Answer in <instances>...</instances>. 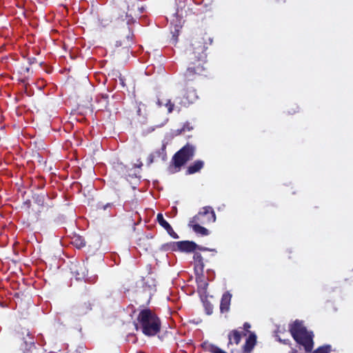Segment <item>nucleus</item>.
<instances>
[{
  "label": "nucleus",
  "instance_id": "nucleus-1",
  "mask_svg": "<svg viewBox=\"0 0 353 353\" xmlns=\"http://www.w3.org/2000/svg\"><path fill=\"white\" fill-rule=\"evenodd\" d=\"M135 327L137 330L140 327L145 335L154 336L160 330V320L151 310H143L138 315Z\"/></svg>",
  "mask_w": 353,
  "mask_h": 353
},
{
  "label": "nucleus",
  "instance_id": "nucleus-2",
  "mask_svg": "<svg viewBox=\"0 0 353 353\" xmlns=\"http://www.w3.org/2000/svg\"><path fill=\"white\" fill-rule=\"evenodd\" d=\"M290 332L294 340L305 347V350L311 351L313 347L312 335L307 332L301 323L295 321L291 326Z\"/></svg>",
  "mask_w": 353,
  "mask_h": 353
},
{
  "label": "nucleus",
  "instance_id": "nucleus-3",
  "mask_svg": "<svg viewBox=\"0 0 353 353\" xmlns=\"http://www.w3.org/2000/svg\"><path fill=\"white\" fill-rule=\"evenodd\" d=\"M194 148L190 145H186L180 150L173 158L175 168H179L191 159L194 155Z\"/></svg>",
  "mask_w": 353,
  "mask_h": 353
},
{
  "label": "nucleus",
  "instance_id": "nucleus-4",
  "mask_svg": "<svg viewBox=\"0 0 353 353\" xmlns=\"http://www.w3.org/2000/svg\"><path fill=\"white\" fill-rule=\"evenodd\" d=\"M191 220L201 224H207L215 222L216 216L213 210L210 207L206 206L203 208Z\"/></svg>",
  "mask_w": 353,
  "mask_h": 353
},
{
  "label": "nucleus",
  "instance_id": "nucleus-5",
  "mask_svg": "<svg viewBox=\"0 0 353 353\" xmlns=\"http://www.w3.org/2000/svg\"><path fill=\"white\" fill-rule=\"evenodd\" d=\"M177 247L181 251L190 252L194 251L197 245L192 241H181L177 243Z\"/></svg>",
  "mask_w": 353,
  "mask_h": 353
},
{
  "label": "nucleus",
  "instance_id": "nucleus-6",
  "mask_svg": "<svg viewBox=\"0 0 353 353\" xmlns=\"http://www.w3.org/2000/svg\"><path fill=\"white\" fill-rule=\"evenodd\" d=\"M232 294L229 292L225 293L221 299L220 310L221 312H228L230 309Z\"/></svg>",
  "mask_w": 353,
  "mask_h": 353
},
{
  "label": "nucleus",
  "instance_id": "nucleus-7",
  "mask_svg": "<svg viewBox=\"0 0 353 353\" xmlns=\"http://www.w3.org/2000/svg\"><path fill=\"white\" fill-rule=\"evenodd\" d=\"M199 223V222H194L190 220L188 225L191 227L196 233L203 236L208 235L209 234L208 230L205 228L201 226Z\"/></svg>",
  "mask_w": 353,
  "mask_h": 353
},
{
  "label": "nucleus",
  "instance_id": "nucleus-8",
  "mask_svg": "<svg viewBox=\"0 0 353 353\" xmlns=\"http://www.w3.org/2000/svg\"><path fill=\"white\" fill-rule=\"evenodd\" d=\"M157 219L158 223L165 229L167 232L172 235V233L174 234L172 227L164 219L163 215L161 214H158L157 216Z\"/></svg>",
  "mask_w": 353,
  "mask_h": 353
},
{
  "label": "nucleus",
  "instance_id": "nucleus-9",
  "mask_svg": "<svg viewBox=\"0 0 353 353\" xmlns=\"http://www.w3.org/2000/svg\"><path fill=\"white\" fill-rule=\"evenodd\" d=\"M256 341V335L251 332L249 337L246 340L245 345L244 346L245 351L250 352L254 346Z\"/></svg>",
  "mask_w": 353,
  "mask_h": 353
},
{
  "label": "nucleus",
  "instance_id": "nucleus-10",
  "mask_svg": "<svg viewBox=\"0 0 353 353\" xmlns=\"http://www.w3.org/2000/svg\"><path fill=\"white\" fill-rule=\"evenodd\" d=\"M203 161H196L192 165L188 167V174H194L196 172H199L203 166Z\"/></svg>",
  "mask_w": 353,
  "mask_h": 353
},
{
  "label": "nucleus",
  "instance_id": "nucleus-11",
  "mask_svg": "<svg viewBox=\"0 0 353 353\" xmlns=\"http://www.w3.org/2000/svg\"><path fill=\"white\" fill-rule=\"evenodd\" d=\"M186 96L185 97L186 99L185 101H183L184 105H188L191 103H193L197 98L196 92L194 90L191 89L186 93Z\"/></svg>",
  "mask_w": 353,
  "mask_h": 353
},
{
  "label": "nucleus",
  "instance_id": "nucleus-12",
  "mask_svg": "<svg viewBox=\"0 0 353 353\" xmlns=\"http://www.w3.org/2000/svg\"><path fill=\"white\" fill-rule=\"evenodd\" d=\"M241 341V334L238 331L234 330L229 335V343L232 344L234 343L235 344H239Z\"/></svg>",
  "mask_w": 353,
  "mask_h": 353
},
{
  "label": "nucleus",
  "instance_id": "nucleus-13",
  "mask_svg": "<svg viewBox=\"0 0 353 353\" xmlns=\"http://www.w3.org/2000/svg\"><path fill=\"white\" fill-rule=\"evenodd\" d=\"M158 105L159 106L165 105L168 107V112H171L172 111L173 104L171 103L170 100L165 99H159L158 100Z\"/></svg>",
  "mask_w": 353,
  "mask_h": 353
},
{
  "label": "nucleus",
  "instance_id": "nucleus-14",
  "mask_svg": "<svg viewBox=\"0 0 353 353\" xmlns=\"http://www.w3.org/2000/svg\"><path fill=\"white\" fill-rule=\"evenodd\" d=\"M72 243L78 248H81L85 245L84 239L79 236H77L73 238Z\"/></svg>",
  "mask_w": 353,
  "mask_h": 353
},
{
  "label": "nucleus",
  "instance_id": "nucleus-15",
  "mask_svg": "<svg viewBox=\"0 0 353 353\" xmlns=\"http://www.w3.org/2000/svg\"><path fill=\"white\" fill-rule=\"evenodd\" d=\"M330 346H322L316 350L313 353H330Z\"/></svg>",
  "mask_w": 353,
  "mask_h": 353
},
{
  "label": "nucleus",
  "instance_id": "nucleus-16",
  "mask_svg": "<svg viewBox=\"0 0 353 353\" xmlns=\"http://www.w3.org/2000/svg\"><path fill=\"white\" fill-rule=\"evenodd\" d=\"M24 344L26 345V350H24L25 352L26 350H30L34 346V343L31 340L25 341Z\"/></svg>",
  "mask_w": 353,
  "mask_h": 353
},
{
  "label": "nucleus",
  "instance_id": "nucleus-17",
  "mask_svg": "<svg viewBox=\"0 0 353 353\" xmlns=\"http://www.w3.org/2000/svg\"><path fill=\"white\" fill-rule=\"evenodd\" d=\"M83 269V268H81V274L82 276H85V271ZM76 274H77V276H79L80 275V273L79 272L78 270L76 271Z\"/></svg>",
  "mask_w": 353,
  "mask_h": 353
},
{
  "label": "nucleus",
  "instance_id": "nucleus-18",
  "mask_svg": "<svg viewBox=\"0 0 353 353\" xmlns=\"http://www.w3.org/2000/svg\"><path fill=\"white\" fill-rule=\"evenodd\" d=\"M148 160L149 163L151 164L153 162V161H154V155L153 154H150L148 157Z\"/></svg>",
  "mask_w": 353,
  "mask_h": 353
},
{
  "label": "nucleus",
  "instance_id": "nucleus-19",
  "mask_svg": "<svg viewBox=\"0 0 353 353\" xmlns=\"http://www.w3.org/2000/svg\"><path fill=\"white\" fill-rule=\"evenodd\" d=\"M244 329L247 331V332H249L248 331V329L250 327V325L248 323H245L244 324Z\"/></svg>",
  "mask_w": 353,
  "mask_h": 353
},
{
  "label": "nucleus",
  "instance_id": "nucleus-20",
  "mask_svg": "<svg viewBox=\"0 0 353 353\" xmlns=\"http://www.w3.org/2000/svg\"><path fill=\"white\" fill-rule=\"evenodd\" d=\"M199 249L200 250H208V248H199Z\"/></svg>",
  "mask_w": 353,
  "mask_h": 353
},
{
  "label": "nucleus",
  "instance_id": "nucleus-21",
  "mask_svg": "<svg viewBox=\"0 0 353 353\" xmlns=\"http://www.w3.org/2000/svg\"><path fill=\"white\" fill-rule=\"evenodd\" d=\"M138 0H132V3H137Z\"/></svg>",
  "mask_w": 353,
  "mask_h": 353
},
{
  "label": "nucleus",
  "instance_id": "nucleus-22",
  "mask_svg": "<svg viewBox=\"0 0 353 353\" xmlns=\"http://www.w3.org/2000/svg\"><path fill=\"white\" fill-rule=\"evenodd\" d=\"M197 257L201 258V255L197 254Z\"/></svg>",
  "mask_w": 353,
  "mask_h": 353
}]
</instances>
